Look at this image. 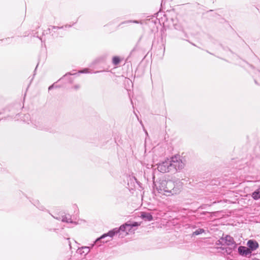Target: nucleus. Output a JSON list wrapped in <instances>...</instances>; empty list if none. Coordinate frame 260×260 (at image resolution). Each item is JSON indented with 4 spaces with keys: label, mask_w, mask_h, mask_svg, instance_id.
<instances>
[{
    "label": "nucleus",
    "mask_w": 260,
    "mask_h": 260,
    "mask_svg": "<svg viewBox=\"0 0 260 260\" xmlns=\"http://www.w3.org/2000/svg\"><path fill=\"white\" fill-rule=\"evenodd\" d=\"M72 26L71 25H66L64 26H62L60 27L59 26H50L48 28V30L49 32L51 34L52 36L54 37H57V34L55 33L57 32V30L59 29H63L66 28H70Z\"/></svg>",
    "instance_id": "obj_8"
},
{
    "label": "nucleus",
    "mask_w": 260,
    "mask_h": 260,
    "mask_svg": "<svg viewBox=\"0 0 260 260\" xmlns=\"http://www.w3.org/2000/svg\"><path fill=\"white\" fill-rule=\"evenodd\" d=\"M112 238H110L109 237H106L104 239H101L100 241H99L98 243L96 242V240L94 242V244L97 245L98 246H100L101 245V243L103 242V243H106L108 241H110L111 240Z\"/></svg>",
    "instance_id": "obj_16"
},
{
    "label": "nucleus",
    "mask_w": 260,
    "mask_h": 260,
    "mask_svg": "<svg viewBox=\"0 0 260 260\" xmlns=\"http://www.w3.org/2000/svg\"><path fill=\"white\" fill-rule=\"evenodd\" d=\"M11 40L10 38H7L6 39H3L0 40L1 42H4L5 43H9L10 41Z\"/></svg>",
    "instance_id": "obj_22"
},
{
    "label": "nucleus",
    "mask_w": 260,
    "mask_h": 260,
    "mask_svg": "<svg viewBox=\"0 0 260 260\" xmlns=\"http://www.w3.org/2000/svg\"><path fill=\"white\" fill-rule=\"evenodd\" d=\"M182 183L179 181H173L172 180L167 181V185L166 187V196H170L179 193L182 189Z\"/></svg>",
    "instance_id": "obj_1"
},
{
    "label": "nucleus",
    "mask_w": 260,
    "mask_h": 260,
    "mask_svg": "<svg viewBox=\"0 0 260 260\" xmlns=\"http://www.w3.org/2000/svg\"><path fill=\"white\" fill-rule=\"evenodd\" d=\"M140 224L137 222H134V223H133L132 224H128V227L126 228L125 234H124V235L125 236V235H127L129 232H131L133 228L135 227V226H138Z\"/></svg>",
    "instance_id": "obj_12"
},
{
    "label": "nucleus",
    "mask_w": 260,
    "mask_h": 260,
    "mask_svg": "<svg viewBox=\"0 0 260 260\" xmlns=\"http://www.w3.org/2000/svg\"><path fill=\"white\" fill-rule=\"evenodd\" d=\"M128 228V223H125L121 225L119 228H115L113 230L109 231L107 233H105L102 235L100 237L98 238L96 240V242L98 243L101 239H104L106 237H109L112 238L113 236L117 234H119V236L123 233L125 234L126 228Z\"/></svg>",
    "instance_id": "obj_2"
},
{
    "label": "nucleus",
    "mask_w": 260,
    "mask_h": 260,
    "mask_svg": "<svg viewBox=\"0 0 260 260\" xmlns=\"http://www.w3.org/2000/svg\"><path fill=\"white\" fill-rule=\"evenodd\" d=\"M76 74H77V73H73V74H71V73H68V74H66L64 76V77H66V76H67L68 75H76Z\"/></svg>",
    "instance_id": "obj_26"
},
{
    "label": "nucleus",
    "mask_w": 260,
    "mask_h": 260,
    "mask_svg": "<svg viewBox=\"0 0 260 260\" xmlns=\"http://www.w3.org/2000/svg\"><path fill=\"white\" fill-rule=\"evenodd\" d=\"M53 218L57 219V220H61L62 222H67V223H75V222H73L72 220L71 216L70 215L62 216L61 217H55L54 216H52Z\"/></svg>",
    "instance_id": "obj_11"
},
{
    "label": "nucleus",
    "mask_w": 260,
    "mask_h": 260,
    "mask_svg": "<svg viewBox=\"0 0 260 260\" xmlns=\"http://www.w3.org/2000/svg\"><path fill=\"white\" fill-rule=\"evenodd\" d=\"M128 23H134L137 24H142V21H138V20H127L124 22H121L120 24Z\"/></svg>",
    "instance_id": "obj_19"
},
{
    "label": "nucleus",
    "mask_w": 260,
    "mask_h": 260,
    "mask_svg": "<svg viewBox=\"0 0 260 260\" xmlns=\"http://www.w3.org/2000/svg\"><path fill=\"white\" fill-rule=\"evenodd\" d=\"M169 160L171 171L173 170L177 171L182 170L184 167L185 163L179 155H174L171 157Z\"/></svg>",
    "instance_id": "obj_3"
},
{
    "label": "nucleus",
    "mask_w": 260,
    "mask_h": 260,
    "mask_svg": "<svg viewBox=\"0 0 260 260\" xmlns=\"http://www.w3.org/2000/svg\"><path fill=\"white\" fill-rule=\"evenodd\" d=\"M34 125L35 126L39 129L40 130H45V131H49V129L47 126L46 123H45L42 120L35 121Z\"/></svg>",
    "instance_id": "obj_9"
},
{
    "label": "nucleus",
    "mask_w": 260,
    "mask_h": 260,
    "mask_svg": "<svg viewBox=\"0 0 260 260\" xmlns=\"http://www.w3.org/2000/svg\"><path fill=\"white\" fill-rule=\"evenodd\" d=\"M35 206H36V207L40 210H43L44 209V206L41 205L39 202L35 204Z\"/></svg>",
    "instance_id": "obj_21"
},
{
    "label": "nucleus",
    "mask_w": 260,
    "mask_h": 260,
    "mask_svg": "<svg viewBox=\"0 0 260 260\" xmlns=\"http://www.w3.org/2000/svg\"><path fill=\"white\" fill-rule=\"evenodd\" d=\"M247 245L251 251L256 250L258 247V243L253 240H249L247 242Z\"/></svg>",
    "instance_id": "obj_10"
},
{
    "label": "nucleus",
    "mask_w": 260,
    "mask_h": 260,
    "mask_svg": "<svg viewBox=\"0 0 260 260\" xmlns=\"http://www.w3.org/2000/svg\"><path fill=\"white\" fill-rule=\"evenodd\" d=\"M221 242H224V244L229 246H232V248H236L237 244L234 241V238L230 235H226L225 237H222L220 239Z\"/></svg>",
    "instance_id": "obj_6"
},
{
    "label": "nucleus",
    "mask_w": 260,
    "mask_h": 260,
    "mask_svg": "<svg viewBox=\"0 0 260 260\" xmlns=\"http://www.w3.org/2000/svg\"><path fill=\"white\" fill-rule=\"evenodd\" d=\"M78 73H89L88 69H85L83 70L79 71Z\"/></svg>",
    "instance_id": "obj_23"
},
{
    "label": "nucleus",
    "mask_w": 260,
    "mask_h": 260,
    "mask_svg": "<svg viewBox=\"0 0 260 260\" xmlns=\"http://www.w3.org/2000/svg\"><path fill=\"white\" fill-rule=\"evenodd\" d=\"M167 180H160L159 181L154 183V186L155 189L160 193L166 195V187Z\"/></svg>",
    "instance_id": "obj_5"
},
{
    "label": "nucleus",
    "mask_w": 260,
    "mask_h": 260,
    "mask_svg": "<svg viewBox=\"0 0 260 260\" xmlns=\"http://www.w3.org/2000/svg\"><path fill=\"white\" fill-rule=\"evenodd\" d=\"M54 84H52V85L50 86L49 87V88H48L49 90H51L52 89H53L54 88Z\"/></svg>",
    "instance_id": "obj_24"
},
{
    "label": "nucleus",
    "mask_w": 260,
    "mask_h": 260,
    "mask_svg": "<svg viewBox=\"0 0 260 260\" xmlns=\"http://www.w3.org/2000/svg\"><path fill=\"white\" fill-rule=\"evenodd\" d=\"M252 197L254 200L260 199V187L252 193Z\"/></svg>",
    "instance_id": "obj_15"
},
{
    "label": "nucleus",
    "mask_w": 260,
    "mask_h": 260,
    "mask_svg": "<svg viewBox=\"0 0 260 260\" xmlns=\"http://www.w3.org/2000/svg\"><path fill=\"white\" fill-rule=\"evenodd\" d=\"M207 213H208L207 212H203L202 213H200V215H205V214H206Z\"/></svg>",
    "instance_id": "obj_29"
},
{
    "label": "nucleus",
    "mask_w": 260,
    "mask_h": 260,
    "mask_svg": "<svg viewBox=\"0 0 260 260\" xmlns=\"http://www.w3.org/2000/svg\"><path fill=\"white\" fill-rule=\"evenodd\" d=\"M120 62V58L118 56H114L112 59V63L114 65L117 66Z\"/></svg>",
    "instance_id": "obj_17"
},
{
    "label": "nucleus",
    "mask_w": 260,
    "mask_h": 260,
    "mask_svg": "<svg viewBox=\"0 0 260 260\" xmlns=\"http://www.w3.org/2000/svg\"><path fill=\"white\" fill-rule=\"evenodd\" d=\"M78 251L81 254H83L84 255H86L89 252L90 249L88 247H82L81 248L79 249Z\"/></svg>",
    "instance_id": "obj_14"
},
{
    "label": "nucleus",
    "mask_w": 260,
    "mask_h": 260,
    "mask_svg": "<svg viewBox=\"0 0 260 260\" xmlns=\"http://www.w3.org/2000/svg\"><path fill=\"white\" fill-rule=\"evenodd\" d=\"M205 232V230L203 229H199L193 232L192 235L194 236H197Z\"/></svg>",
    "instance_id": "obj_18"
},
{
    "label": "nucleus",
    "mask_w": 260,
    "mask_h": 260,
    "mask_svg": "<svg viewBox=\"0 0 260 260\" xmlns=\"http://www.w3.org/2000/svg\"><path fill=\"white\" fill-rule=\"evenodd\" d=\"M162 47L163 48V53H164L165 51V47L163 44L162 45Z\"/></svg>",
    "instance_id": "obj_28"
},
{
    "label": "nucleus",
    "mask_w": 260,
    "mask_h": 260,
    "mask_svg": "<svg viewBox=\"0 0 260 260\" xmlns=\"http://www.w3.org/2000/svg\"><path fill=\"white\" fill-rule=\"evenodd\" d=\"M254 82L256 84L260 85V83L258 82L257 80L256 79L254 80Z\"/></svg>",
    "instance_id": "obj_27"
},
{
    "label": "nucleus",
    "mask_w": 260,
    "mask_h": 260,
    "mask_svg": "<svg viewBox=\"0 0 260 260\" xmlns=\"http://www.w3.org/2000/svg\"><path fill=\"white\" fill-rule=\"evenodd\" d=\"M236 248H232V246L225 248V252L228 254H231L233 250Z\"/></svg>",
    "instance_id": "obj_20"
},
{
    "label": "nucleus",
    "mask_w": 260,
    "mask_h": 260,
    "mask_svg": "<svg viewBox=\"0 0 260 260\" xmlns=\"http://www.w3.org/2000/svg\"><path fill=\"white\" fill-rule=\"evenodd\" d=\"M192 228H196L195 226H193V225L192 226Z\"/></svg>",
    "instance_id": "obj_30"
},
{
    "label": "nucleus",
    "mask_w": 260,
    "mask_h": 260,
    "mask_svg": "<svg viewBox=\"0 0 260 260\" xmlns=\"http://www.w3.org/2000/svg\"><path fill=\"white\" fill-rule=\"evenodd\" d=\"M142 218L147 221L153 220V217L151 213L148 212H143L141 215Z\"/></svg>",
    "instance_id": "obj_13"
},
{
    "label": "nucleus",
    "mask_w": 260,
    "mask_h": 260,
    "mask_svg": "<svg viewBox=\"0 0 260 260\" xmlns=\"http://www.w3.org/2000/svg\"><path fill=\"white\" fill-rule=\"evenodd\" d=\"M192 45H193V46H196V45H194V44H193V43H192Z\"/></svg>",
    "instance_id": "obj_31"
},
{
    "label": "nucleus",
    "mask_w": 260,
    "mask_h": 260,
    "mask_svg": "<svg viewBox=\"0 0 260 260\" xmlns=\"http://www.w3.org/2000/svg\"><path fill=\"white\" fill-rule=\"evenodd\" d=\"M80 88V86L78 85H75L74 86V88L75 89H78Z\"/></svg>",
    "instance_id": "obj_25"
},
{
    "label": "nucleus",
    "mask_w": 260,
    "mask_h": 260,
    "mask_svg": "<svg viewBox=\"0 0 260 260\" xmlns=\"http://www.w3.org/2000/svg\"><path fill=\"white\" fill-rule=\"evenodd\" d=\"M170 164V160L169 158H167L157 164V169L158 171L163 173L171 172V168Z\"/></svg>",
    "instance_id": "obj_4"
},
{
    "label": "nucleus",
    "mask_w": 260,
    "mask_h": 260,
    "mask_svg": "<svg viewBox=\"0 0 260 260\" xmlns=\"http://www.w3.org/2000/svg\"><path fill=\"white\" fill-rule=\"evenodd\" d=\"M239 254L243 256L249 257L251 255V251L245 246H240L238 249Z\"/></svg>",
    "instance_id": "obj_7"
}]
</instances>
